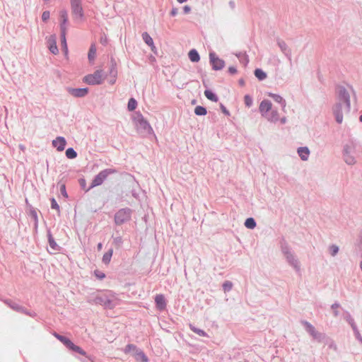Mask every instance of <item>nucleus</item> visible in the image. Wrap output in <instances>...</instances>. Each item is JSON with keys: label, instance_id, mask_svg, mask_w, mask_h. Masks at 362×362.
Masks as SVG:
<instances>
[{"label": "nucleus", "instance_id": "1", "mask_svg": "<svg viewBox=\"0 0 362 362\" xmlns=\"http://www.w3.org/2000/svg\"><path fill=\"white\" fill-rule=\"evenodd\" d=\"M361 154L359 146L356 141L351 140L343 146L342 158L349 165H353L356 163V156Z\"/></svg>", "mask_w": 362, "mask_h": 362}, {"label": "nucleus", "instance_id": "2", "mask_svg": "<svg viewBox=\"0 0 362 362\" xmlns=\"http://www.w3.org/2000/svg\"><path fill=\"white\" fill-rule=\"evenodd\" d=\"M279 247L281 253L284 255L286 262L293 267L297 272L300 270V265L298 259L294 255V253L286 240L284 237H281L279 240Z\"/></svg>", "mask_w": 362, "mask_h": 362}, {"label": "nucleus", "instance_id": "3", "mask_svg": "<svg viewBox=\"0 0 362 362\" xmlns=\"http://www.w3.org/2000/svg\"><path fill=\"white\" fill-rule=\"evenodd\" d=\"M119 170L117 168H106L101 170L93 179L90 185L86 189V192H88L92 188L101 185L110 175L118 173Z\"/></svg>", "mask_w": 362, "mask_h": 362}, {"label": "nucleus", "instance_id": "4", "mask_svg": "<svg viewBox=\"0 0 362 362\" xmlns=\"http://www.w3.org/2000/svg\"><path fill=\"white\" fill-rule=\"evenodd\" d=\"M132 210L126 207L119 209L115 214L114 221L117 226H121L131 219Z\"/></svg>", "mask_w": 362, "mask_h": 362}, {"label": "nucleus", "instance_id": "5", "mask_svg": "<svg viewBox=\"0 0 362 362\" xmlns=\"http://www.w3.org/2000/svg\"><path fill=\"white\" fill-rule=\"evenodd\" d=\"M103 71L102 69H98L93 74L85 76L83 78V82L90 86L100 85L103 82Z\"/></svg>", "mask_w": 362, "mask_h": 362}, {"label": "nucleus", "instance_id": "6", "mask_svg": "<svg viewBox=\"0 0 362 362\" xmlns=\"http://www.w3.org/2000/svg\"><path fill=\"white\" fill-rule=\"evenodd\" d=\"M337 98L340 103L344 102L347 112L351 110L350 95L346 88L343 86H337Z\"/></svg>", "mask_w": 362, "mask_h": 362}, {"label": "nucleus", "instance_id": "7", "mask_svg": "<svg viewBox=\"0 0 362 362\" xmlns=\"http://www.w3.org/2000/svg\"><path fill=\"white\" fill-rule=\"evenodd\" d=\"M209 63L211 69L214 71H220L225 66V61L221 58L213 51L209 52Z\"/></svg>", "mask_w": 362, "mask_h": 362}, {"label": "nucleus", "instance_id": "8", "mask_svg": "<svg viewBox=\"0 0 362 362\" xmlns=\"http://www.w3.org/2000/svg\"><path fill=\"white\" fill-rule=\"evenodd\" d=\"M71 12L80 19L84 18V11L82 7L81 0H70Z\"/></svg>", "mask_w": 362, "mask_h": 362}, {"label": "nucleus", "instance_id": "9", "mask_svg": "<svg viewBox=\"0 0 362 362\" xmlns=\"http://www.w3.org/2000/svg\"><path fill=\"white\" fill-rule=\"evenodd\" d=\"M68 93L75 98H83L89 92L88 88H69L67 89Z\"/></svg>", "mask_w": 362, "mask_h": 362}, {"label": "nucleus", "instance_id": "10", "mask_svg": "<svg viewBox=\"0 0 362 362\" xmlns=\"http://www.w3.org/2000/svg\"><path fill=\"white\" fill-rule=\"evenodd\" d=\"M333 115L338 124L343 122L342 104L340 102L337 103L332 107Z\"/></svg>", "mask_w": 362, "mask_h": 362}, {"label": "nucleus", "instance_id": "11", "mask_svg": "<svg viewBox=\"0 0 362 362\" xmlns=\"http://www.w3.org/2000/svg\"><path fill=\"white\" fill-rule=\"evenodd\" d=\"M59 16H60V33H66V24L69 21L68 14L67 11L66 10H62L59 12Z\"/></svg>", "mask_w": 362, "mask_h": 362}, {"label": "nucleus", "instance_id": "12", "mask_svg": "<svg viewBox=\"0 0 362 362\" xmlns=\"http://www.w3.org/2000/svg\"><path fill=\"white\" fill-rule=\"evenodd\" d=\"M276 43L284 54L291 62V49L288 47L287 44L280 38H277Z\"/></svg>", "mask_w": 362, "mask_h": 362}, {"label": "nucleus", "instance_id": "13", "mask_svg": "<svg viewBox=\"0 0 362 362\" xmlns=\"http://www.w3.org/2000/svg\"><path fill=\"white\" fill-rule=\"evenodd\" d=\"M136 125L138 130L141 133L151 134L153 132V128L151 127L150 123L146 119L140 121V122Z\"/></svg>", "mask_w": 362, "mask_h": 362}, {"label": "nucleus", "instance_id": "14", "mask_svg": "<svg viewBox=\"0 0 362 362\" xmlns=\"http://www.w3.org/2000/svg\"><path fill=\"white\" fill-rule=\"evenodd\" d=\"M47 47L50 52L53 54H57L59 53V49L57 45V37L55 35L49 36L47 40Z\"/></svg>", "mask_w": 362, "mask_h": 362}, {"label": "nucleus", "instance_id": "15", "mask_svg": "<svg viewBox=\"0 0 362 362\" xmlns=\"http://www.w3.org/2000/svg\"><path fill=\"white\" fill-rule=\"evenodd\" d=\"M272 104L269 100H263L259 105V110L262 116L265 117L266 115L272 110Z\"/></svg>", "mask_w": 362, "mask_h": 362}, {"label": "nucleus", "instance_id": "16", "mask_svg": "<svg viewBox=\"0 0 362 362\" xmlns=\"http://www.w3.org/2000/svg\"><path fill=\"white\" fill-rule=\"evenodd\" d=\"M155 303L156 308L160 310H164L166 308V300L163 294H157L155 296Z\"/></svg>", "mask_w": 362, "mask_h": 362}, {"label": "nucleus", "instance_id": "17", "mask_svg": "<svg viewBox=\"0 0 362 362\" xmlns=\"http://www.w3.org/2000/svg\"><path fill=\"white\" fill-rule=\"evenodd\" d=\"M66 145V141L63 136H57L52 141V146L56 148L58 151L64 150Z\"/></svg>", "mask_w": 362, "mask_h": 362}, {"label": "nucleus", "instance_id": "18", "mask_svg": "<svg viewBox=\"0 0 362 362\" xmlns=\"http://www.w3.org/2000/svg\"><path fill=\"white\" fill-rule=\"evenodd\" d=\"M47 236L49 247L54 251H60L62 247L56 243L54 238L52 236L50 228L47 229Z\"/></svg>", "mask_w": 362, "mask_h": 362}, {"label": "nucleus", "instance_id": "19", "mask_svg": "<svg viewBox=\"0 0 362 362\" xmlns=\"http://www.w3.org/2000/svg\"><path fill=\"white\" fill-rule=\"evenodd\" d=\"M0 300H2L6 305H8L10 308H11L14 311H16L18 313L24 311L23 306L16 303V302L13 301L11 299L3 300V299L0 298Z\"/></svg>", "mask_w": 362, "mask_h": 362}, {"label": "nucleus", "instance_id": "20", "mask_svg": "<svg viewBox=\"0 0 362 362\" xmlns=\"http://www.w3.org/2000/svg\"><path fill=\"white\" fill-rule=\"evenodd\" d=\"M297 152L300 159L303 161H305L308 159L310 153V149L307 146L298 147Z\"/></svg>", "mask_w": 362, "mask_h": 362}, {"label": "nucleus", "instance_id": "21", "mask_svg": "<svg viewBox=\"0 0 362 362\" xmlns=\"http://www.w3.org/2000/svg\"><path fill=\"white\" fill-rule=\"evenodd\" d=\"M268 96L272 98L276 103H279L281 106L282 110L284 111L286 106V102L280 95L273 93H269Z\"/></svg>", "mask_w": 362, "mask_h": 362}, {"label": "nucleus", "instance_id": "22", "mask_svg": "<svg viewBox=\"0 0 362 362\" xmlns=\"http://www.w3.org/2000/svg\"><path fill=\"white\" fill-rule=\"evenodd\" d=\"M110 67L109 69V74L112 78H117V62L113 57H111L110 61Z\"/></svg>", "mask_w": 362, "mask_h": 362}, {"label": "nucleus", "instance_id": "23", "mask_svg": "<svg viewBox=\"0 0 362 362\" xmlns=\"http://www.w3.org/2000/svg\"><path fill=\"white\" fill-rule=\"evenodd\" d=\"M105 297L106 296H97L95 297H90L87 301L90 304L103 305Z\"/></svg>", "mask_w": 362, "mask_h": 362}, {"label": "nucleus", "instance_id": "24", "mask_svg": "<svg viewBox=\"0 0 362 362\" xmlns=\"http://www.w3.org/2000/svg\"><path fill=\"white\" fill-rule=\"evenodd\" d=\"M67 349L70 351L78 353L82 356H86V352L83 349H82L80 346L74 344V342L72 341L68 346Z\"/></svg>", "mask_w": 362, "mask_h": 362}, {"label": "nucleus", "instance_id": "25", "mask_svg": "<svg viewBox=\"0 0 362 362\" xmlns=\"http://www.w3.org/2000/svg\"><path fill=\"white\" fill-rule=\"evenodd\" d=\"M188 57L192 62H198L200 60V55L196 49L189 50Z\"/></svg>", "mask_w": 362, "mask_h": 362}, {"label": "nucleus", "instance_id": "26", "mask_svg": "<svg viewBox=\"0 0 362 362\" xmlns=\"http://www.w3.org/2000/svg\"><path fill=\"white\" fill-rule=\"evenodd\" d=\"M204 95L206 98L212 101V102H218V95L211 90L210 89H206L204 90Z\"/></svg>", "mask_w": 362, "mask_h": 362}, {"label": "nucleus", "instance_id": "27", "mask_svg": "<svg viewBox=\"0 0 362 362\" xmlns=\"http://www.w3.org/2000/svg\"><path fill=\"white\" fill-rule=\"evenodd\" d=\"M254 74L255 77L260 81H264L267 77V73L260 68L255 69L254 71Z\"/></svg>", "mask_w": 362, "mask_h": 362}, {"label": "nucleus", "instance_id": "28", "mask_svg": "<svg viewBox=\"0 0 362 362\" xmlns=\"http://www.w3.org/2000/svg\"><path fill=\"white\" fill-rule=\"evenodd\" d=\"M135 358L136 361H140L141 362H148V358L146 356L145 353L141 349H136L135 353Z\"/></svg>", "mask_w": 362, "mask_h": 362}, {"label": "nucleus", "instance_id": "29", "mask_svg": "<svg viewBox=\"0 0 362 362\" xmlns=\"http://www.w3.org/2000/svg\"><path fill=\"white\" fill-rule=\"evenodd\" d=\"M53 335L58 339L59 340L66 348L68 347V346L69 345V344L71 343V340L66 337V336H64V335H62V334H59L57 332H54L53 334Z\"/></svg>", "mask_w": 362, "mask_h": 362}, {"label": "nucleus", "instance_id": "30", "mask_svg": "<svg viewBox=\"0 0 362 362\" xmlns=\"http://www.w3.org/2000/svg\"><path fill=\"white\" fill-rule=\"evenodd\" d=\"M113 255V249L110 248L103 256L102 262L103 264L107 265L111 261V258Z\"/></svg>", "mask_w": 362, "mask_h": 362}, {"label": "nucleus", "instance_id": "31", "mask_svg": "<svg viewBox=\"0 0 362 362\" xmlns=\"http://www.w3.org/2000/svg\"><path fill=\"white\" fill-rule=\"evenodd\" d=\"M66 35V33H60V38H61V45H62V51L64 52L65 55H68L69 50H68Z\"/></svg>", "mask_w": 362, "mask_h": 362}, {"label": "nucleus", "instance_id": "32", "mask_svg": "<svg viewBox=\"0 0 362 362\" xmlns=\"http://www.w3.org/2000/svg\"><path fill=\"white\" fill-rule=\"evenodd\" d=\"M96 47L94 44H92L89 48V51L88 53V61L91 63L94 61L96 56Z\"/></svg>", "mask_w": 362, "mask_h": 362}, {"label": "nucleus", "instance_id": "33", "mask_svg": "<svg viewBox=\"0 0 362 362\" xmlns=\"http://www.w3.org/2000/svg\"><path fill=\"white\" fill-rule=\"evenodd\" d=\"M244 225L248 229H254L257 226V223L254 218L249 217L245 219Z\"/></svg>", "mask_w": 362, "mask_h": 362}, {"label": "nucleus", "instance_id": "34", "mask_svg": "<svg viewBox=\"0 0 362 362\" xmlns=\"http://www.w3.org/2000/svg\"><path fill=\"white\" fill-rule=\"evenodd\" d=\"M269 116L267 117L268 120L272 122H276L279 119V112L276 109H272Z\"/></svg>", "mask_w": 362, "mask_h": 362}, {"label": "nucleus", "instance_id": "35", "mask_svg": "<svg viewBox=\"0 0 362 362\" xmlns=\"http://www.w3.org/2000/svg\"><path fill=\"white\" fill-rule=\"evenodd\" d=\"M301 324L304 326L305 330L311 335L316 330L315 327L306 320H302Z\"/></svg>", "mask_w": 362, "mask_h": 362}, {"label": "nucleus", "instance_id": "36", "mask_svg": "<svg viewBox=\"0 0 362 362\" xmlns=\"http://www.w3.org/2000/svg\"><path fill=\"white\" fill-rule=\"evenodd\" d=\"M138 103L134 98H130L127 103V110L129 112L134 111L137 107Z\"/></svg>", "mask_w": 362, "mask_h": 362}, {"label": "nucleus", "instance_id": "37", "mask_svg": "<svg viewBox=\"0 0 362 362\" xmlns=\"http://www.w3.org/2000/svg\"><path fill=\"white\" fill-rule=\"evenodd\" d=\"M194 114L197 116H204L207 114V110L204 106L197 105L194 108Z\"/></svg>", "mask_w": 362, "mask_h": 362}, {"label": "nucleus", "instance_id": "38", "mask_svg": "<svg viewBox=\"0 0 362 362\" xmlns=\"http://www.w3.org/2000/svg\"><path fill=\"white\" fill-rule=\"evenodd\" d=\"M65 155L69 159H74L77 157V152L74 149V148H68L66 150Z\"/></svg>", "mask_w": 362, "mask_h": 362}, {"label": "nucleus", "instance_id": "39", "mask_svg": "<svg viewBox=\"0 0 362 362\" xmlns=\"http://www.w3.org/2000/svg\"><path fill=\"white\" fill-rule=\"evenodd\" d=\"M142 39L147 45L153 46V40L147 32H144L142 33Z\"/></svg>", "mask_w": 362, "mask_h": 362}, {"label": "nucleus", "instance_id": "40", "mask_svg": "<svg viewBox=\"0 0 362 362\" xmlns=\"http://www.w3.org/2000/svg\"><path fill=\"white\" fill-rule=\"evenodd\" d=\"M189 327L192 331H193L194 333L197 334L200 337H206L207 336L206 332L202 329L197 328L192 325H189Z\"/></svg>", "mask_w": 362, "mask_h": 362}, {"label": "nucleus", "instance_id": "41", "mask_svg": "<svg viewBox=\"0 0 362 362\" xmlns=\"http://www.w3.org/2000/svg\"><path fill=\"white\" fill-rule=\"evenodd\" d=\"M103 306H104L105 308L112 309L115 307V305L113 301L106 296Z\"/></svg>", "mask_w": 362, "mask_h": 362}, {"label": "nucleus", "instance_id": "42", "mask_svg": "<svg viewBox=\"0 0 362 362\" xmlns=\"http://www.w3.org/2000/svg\"><path fill=\"white\" fill-rule=\"evenodd\" d=\"M223 290L224 292L230 291L233 288V283L230 281H226L222 285Z\"/></svg>", "mask_w": 362, "mask_h": 362}, {"label": "nucleus", "instance_id": "43", "mask_svg": "<svg viewBox=\"0 0 362 362\" xmlns=\"http://www.w3.org/2000/svg\"><path fill=\"white\" fill-rule=\"evenodd\" d=\"M340 308V304L338 302H335L331 305V308L333 310V315L335 317L339 315V312L337 308Z\"/></svg>", "mask_w": 362, "mask_h": 362}, {"label": "nucleus", "instance_id": "44", "mask_svg": "<svg viewBox=\"0 0 362 362\" xmlns=\"http://www.w3.org/2000/svg\"><path fill=\"white\" fill-rule=\"evenodd\" d=\"M339 247L336 245H332L329 247V254L332 257H334L335 255H337V254L339 252Z\"/></svg>", "mask_w": 362, "mask_h": 362}, {"label": "nucleus", "instance_id": "45", "mask_svg": "<svg viewBox=\"0 0 362 362\" xmlns=\"http://www.w3.org/2000/svg\"><path fill=\"white\" fill-rule=\"evenodd\" d=\"M244 103L246 107H250L253 104V99L250 95L244 96Z\"/></svg>", "mask_w": 362, "mask_h": 362}, {"label": "nucleus", "instance_id": "46", "mask_svg": "<svg viewBox=\"0 0 362 362\" xmlns=\"http://www.w3.org/2000/svg\"><path fill=\"white\" fill-rule=\"evenodd\" d=\"M29 215L33 218L34 222H38L37 211L33 206H30V208Z\"/></svg>", "mask_w": 362, "mask_h": 362}, {"label": "nucleus", "instance_id": "47", "mask_svg": "<svg viewBox=\"0 0 362 362\" xmlns=\"http://www.w3.org/2000/svg\"><path fill=\"white\" fill-rule=\"evenodd\" d=\"M94 275L99 280H103L106 276L105 274L103 272H101L98 269H95L94 271Z\"/></svg>", "mask_w": 362, "mask_h": 362}, {"label": "nucleus", "instance_id": "48", "mask_svg": "<svg viewBox=\"0 0 362 362\" xmlns=\"http://www.w3.org/2000/svg\"><path fill=\"white\" fill-rule=\"evenodd\" d=\"M113 238V243L117 247H119L123 244V240L121 236L112 237Z\"/></svg>", "mask_w": 362, "mask_h": 362}, {"label": "nucleus", "instance_id": "49", "mask_svg": "<svg viewBox=\"0 0 362 362\" xmlns=\"http://www.w3.org/2000/svg\"><path fill=\"white\" fill-rule=\"evenodd\" d=\"M145 118L144 117L143 115L140 112H136L135 116L134 117V121L136 122V124H138L140 121L144 120Z\"/></svg>", "mask_w": 362, "mask_h": 362}, {"label": "nucleus", "instance_id": "50", "mask_svg": "<svg viewBox=\"0 0 362 362\" xmlns=\"http://www.w3.org/2000/svg\"><path fill=\"white\" fill-rule=\"evenodd\" d=\"M136 346L134 345V344H128L124 349V352L125 354H128L129 353L130 351H133V350H135L136 351Z\"/></svg>", "mask_w": 362, "mask_h": 362}, {"label": "nucleus", "instance_id": "51", "mask_svg": "<svg viewBox=\"0 0 362 362\" xmlns=\"http://www.w3.org/2000/svg\"><path fill=\"white\" fill-rule=\"evenodd\" d=\"M50 202H51V208L52 209H56L58 211V212L59 213L60 211V209H59V205L58 204L57 202L56 201V199L54 198V197H52L50 199Z\"/></svg>", "mask_w": 362, "mask_h": 362}, {"label": "nucleus", "instance_id": "52", "mask_svg": "<svg viewBox=\"0 0 362 362\" xmlns=\"http://www.w3.org/2000/svg\"><path fill=\"white\" fill-rule=\"evenodd\" d=\"M239 61L241 64L246 66L249 63L248 55L246 54V53H245V55H243L242 57L239 59Z\"/></svg>", "mask_w": 362, "mask_h": 362}, {"label": "nucleus", "instance_id": "53", "mask_svg": "<svg viewBox=\"0 0 362 362\" xmlns=\"http://www.w3.org/2000/svg\"><path fill=\"white\" fill-rule=\"evenodd\" d=\"M49 17H50L49 11H43V13L42 14V21L45 23L49 19Z\"/></svg>", "mask_w": 362, "mask_h": 362}, {"label": "nucleus", "instance_id": "54", "mask_svg": "<svg viewBox=\"0 0 362 362\" xmlns=\"http://www.w3.org/2000/svg\"><path fill=\"white\" fill-rule=\"evenodd\" d=\"M344 319L349 324H350L351 322H352V321L354 320V318L351 317V314L346 310L344 311Z\"/></svg>", "mask_w": 362, "mask_h": 362}, {"label": "nucleus", "instance_id": "55", "mask_svg": "<svg viewBox=\"0 0 362 362\" xmlns=\"http://www.w3.org/2000/svg\"><path fill=\"white\" fill-rule=\"evenodd\" d=\"M23 312H20L21 313H24L30 317H35L37 316L36 313L33 311H28L25 307H23Z\"/></svg>", "mask_w": 362, "mask_h": 362}, {"label": "nucleus", "instance_id": "56", "mask_svg": "<svg viewBox=\"0 0 362 362\" xmlns=\"http://www.w3.org/2000/svg\"><path fill=\"white\" fill-rule=\"evenodd\" d=\"M354 332V336L356 337V339L357 340H358L361 344H362V336L361 335L359 331H358V329H354V330L353 331Z\"/></svg>", "mask_w": 362, "mask_h": 362}, {"label": "nucleus", "instance_id": "57", "mask_svg": "<svg viewBox=\"0 0 362 362\" xmlns=\"http://www.w3.org/2000/svg\"><path fill=\"white\" fill-rule=\"evenodd\" d=\"M60 192L62 194V195L66 198L68 197V194L66 192V186L64 184H62L61 186H60Z\"/></svg>", "mask_w": 362, "mask_h": 362}, {"label": "nucleus", "instance_id": "58", "mask_svg": "<svg viewBox=\"0 0 362 362\" xmlns=\"http://www.w3.org/2000/svg\"><path fill=\"white\" fill-rule=\"evenodd\" d=\"M220 108L222 111V112L226 115V116H229L230 115V112L229 110L225 107V105L222 103H220Z\"/></svg>", "mask_w": 362, "mask_h": 362}, {"label": "nucleus", "instance_id": "59", "mask_svg": "<svg viewBox=\"0 0 362 362\" xmlns=\"http://www.w3.org/2000/svg\"><path fill=\"white\" fill-rule=\"evenodd\" d=\"M78 182H79V185H80V187H81V189H84L86 191V189H87L86 187V180L84 178H80L78 180Z\"/></svg>", "mask_w": 362, "mask_h": 362}, {"label": "nucleus", "instance_id": "60", "mask_svg": "<svg viewBox=\"0 0 362 362\" xmlns=\"http://www.w3.org/2000/svg\"><path fill=\"white\" fill-rule=\"evenodd\" d=\"M311 336L315 339H317L318 341H320L321 339H322V334L317 332L316 330L315 331V333H313V334H311Z\"/></svg>", "mask_w": 362, "mask_h": 362}, {"label": "nucleus", "instance_id": "61", "mask_svg": "<svg viewBox=\"0 0 362 362\" xmlns=\"http://www.w3.org/2000/svg\"><path fill=\"white\" fill-rule=\"evenodd\" d=\"M228 71L230 74L233 75L237 73V69L236 67L231 66L228 67Z\"/></svg>", "mask_w": 362, "mask_h": 362}, {"label": "nucleus", "instance_id": "62", "mask_svg": "<svg viewBox=\"0 0 362 362\" xmlns=\"http://www.w3.org/2000/svg\"><path fill=\"white\" fill-rule=\"evenodd\" d=\"M191 10H192L191 7L188 5H185L182 8V11L185 14L189 13L191 11Z\"/></svg>", "mask_w": 362, "mask_h": 362}, {"label": "nucleus", "instance_id": "63", "mask_svg": "<svg viewBox=\"0 0 362 362\" xmlns=\"http://www.w3.org/2000/svg\"><path fill=\"white\" fill-rule=\"evenodd\" d=\"M100 42L103 45L105 46L107 44V37L105 35L101 36V37L100 39Z\"/></svg>", "mask_w": 362, "mask_h": 362}, {"label": "nucleus", "instance_id": "64", "mask_svg": "<svg viewBox=\"0 0 362 362\" xmlns=\"http://www.w3.org/2000/svg\"><path fill=\"white\" fill-rule=\"evenodd\" d=\"M177 11H178V10L177 8H173L170 13V15L171 16H175L177 14Z\"/></svg>", "mask_w": 362, "mask_h": 362}]
</instances>
